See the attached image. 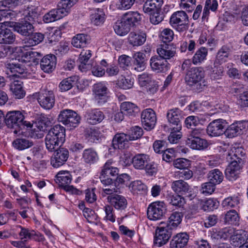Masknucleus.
Wrapping results in <instances>:
<instances>
[{"mask_svg":"<svg viewBox=\"0 0 248 248\" xmlns=\"http://www.w3.org/2000/svg\"><path fill=\"white\" fill-rule=\"evenodd\" d=\"M172 189L176 193L186 195L190 191V186L182 180L174 181L171 184Z\"/></svg>","mask_w":248,"mask_h":248,"instance_id":"nucleus-32","label":"nucleus"},{"mask_svg":"<svg viewBox=\"0 0 248 248\" xmlns=\"http://www.w3.org/2000/svg\"><path fill=\"white\" fill-rule=\"evenodd\" d=\"M51 123L46 115L41 114L36 124V127L42 130H46V128L51 124Z\"/></svg>","mask_w":248,"mask_h":248,"instance_id":"nucleus-56","label":"nucleus"},{"mask_svg":"<svg viewBox=\"0 0 248 248\" xmlns=\"http://www.w3.org/2000/svg\"><path fill=\"white\" fill-rule=\"evenodd\" d=\"M171 228L167 225L165 226L158 227L155 231L154 243L158 247L166 244L172 235Z\"/></svg>","mask_w":248,"mask_h":248,"instance_id":"nucleus-10","label":"nucleus"},{"mask_svg":"<svg viewBox=\"0 0 248 248\" xmlns=\"http://www.w3.org/2000/svg\"><path fill=\"white\" fill-rule=\"evenodd\" d=\"M239 203V200L237 197H230L225 199L222 203L224 207L232 208L237 205Z\"/></svg>","mask_w":248,"mask_h":248,"instance_id":"nucleus-63","label":"nucleus"},{"mask_svg":"<svg viewBox=\"0 0 248 248\" xmlns=\"http://www.w3.org/2000/svg\"><path fill=\"white\" fill-rule=\"evenodd\" d=\"M37 100L42 108L50 109L55 104V95L52 91L43 90L39 92Z\"/></svg>","mask_w":248,"mask_h":248,"instance_id":"nucleus-9","label":"nucleus"},{"mask_svg":"<svg viewBox=\"0 0 248 248\" xmlns=\"http://www.w3.org/2000/svg\"><path fill=\"white\" fill-rule=\"evenodd\" d=\"M108 92V90L104 82H98L94 84L93 93L94 101L98 106H102L107 102Z\"/></svg>","mask_w":248,"mask_h":248,"instance_id":"nucleus-7","label":"nucleus"},{"mask_svg":"<svg viewBox=\"0 0 248 248\" xmlns=\"http://www.w3.org/2000/svg\"><path fill=\"white\" fill-rule=\"evenodd\" d=\"M50 163L54 168H58L63 165L69 157V151L65 148L59 147L54 151Z\"/></svg>","mask_w":248,"mask_h":248,"instance_id":"nucleus-11","label":"nucleus"},{"mask_svg":"<svg viewBox=\"0 0 248 248\" xmlns=\"http://www.w3.org/2000/svg\"><path fill=\"white\" fill-rule=\"evenodd\" d=\"M226 121L222 119L215 120L211 122L207 127V132L212 137H217L225 134Z\"/></svg>","mask_w":248,"mask_h":248,"instance_id":"nucleus-12","label":"nucleus"},{"mask_svg":"<svg viewBox=\"0 0 248 248\" xmlns=\"http://www.w3.org/2000/svg\"><path fill=\"white\" fill-rule=\"evenodd\" d=\"M248 127V122L246 121H236L225 129V134L229 138H232L243 133Z\"/></svg>","mask_w":248,"mask_h":248,"instance_id":"nucleus-13","label":"nucleus"},{"mask_svg":"<svg viewBox=\"0 0 248 248\" xmlns=\"http://www.w3.org/2000/svg\"><path fill=\"white\" fill-rule=\"evenodd\" d=\"M189 235L186 232H181L174 236L170 242V248H182L187 243Z\"/></svg>","mask_w":248,"mask_h":248,"instance_id":"nucleus-28","label":"nucleus"},{"mask_svg":"<svg viewBox=\"0 0 248 248\" xmlns=\"http://www.w3.org/2000/svg\"><path fill=\"white\" fill-rule=\"evenodd\" d=\"M173 165L176 168L183 170L190 167V161L186 158H180L175 159L173 162Z\"/></svg>","mask_w":248,"mask_h":248,"instance_id":"nucleus-59","label":"nucleus"},{"mask_svg":"<svg viewBox=\"0 0 248 248\" xmlns=\"http://www.w3.org/2000/svg\"><path fill=\"white\" fill-rule=\"evenodd\" d=\"M219 205V202L214 199H208L206 200L202 207V209L205 211H213L217 209Z\"/></svg>","mask_w":248,"mask_h":248,"instance_id":"nucleus-58","label":"nucleus"},{"mask_svg":"<svg viewBox=\"0 0 248 248\" xmlns=\"http://www.w3.org/2000/svg\"><path fill=\"white\" fill-rule=\"evenodd\" d=\"M90 40V37L88 35L78 34L73 38L72 44L77 48L84 47L89 43Z\"/></svg>","mask_w":248,"mask_h":248,"instance_id":"nucleus-42","label":"nucleus"},{"mask_svg":"<svg viewBox=\"0 0 248 248\" xmlns=\"http://www.w3.org/2000/svg\"><path fill=\"white\" fill-rule=\"evenodd\" d=\"M204 77V71L201 67L191 68L187 71L185 79L187 85L193 86H196L198 91H201L205 86L204 82L201 83Z\"/></svg>","mask_w":248,"mask_h":248,"instance_id":"nucleus-4","label":"nucleus"},{"mask_svg":"<svg viewBox=\"0 0 248 248\" xmlns=\"http://www.w3.org/2000/svg\"><path fill=\"white\" fill-rule=\"evenodd\" d=\"M149 161L148 155L145 154H138L133 157L132 162L135 169L143 170Z\"/></svg>","mask_w":248,"mask_h":248,"instance_id":"nucleus-36","label":"nucleus"},{"mask_svg":"<svg viewBox=\"0 0 248 248\" xmlns=\"http://www.w3.org/2000/svg\"><path fill=\"white\" fill-rule=\"evenodd\" d=\"M239 217L235 210H231L228 211L224 217V222L226 224L238 225Z\"/></svg>","mask_w":248,"mask_h":248,"instance_id":"nucleus-49","label":"nucleus"},{"mask_svg":"<svg viewBox=\"0 0 248 248\" xmlns=\"http://www.w3.org/2000/svg\"><path fill=\"white\" fill-rule=\"evenodd\" d=\"M72 114L69 117V120L66 123L65 125L69 127H76L80 123V116L74 111L71 112Z\"/></svg>","mask_w":248,"mask_h":248,"instance_id":"nucleus-62","label":"nucleus"},{"mask_svg":"<svg viewBox=\"0 0 248 248\" xmlns=\"http://www.w3.org/2000/svg\"><path fill=\"white\" fill-rule=\"evenodd\" d=\"M196 0H181L180 7L188 12H191L196 6Z\"/></svg>","mask_w":248,"mask_h":248,"instance_id":"nucleus-64","label":"nucleus"},{"mask_svg":"<svg viewBox=\"0 0 248 248\" xmlns=\"http://www.w3.org/2000/svg\"><path fill=\"white\" fill-rule=\"evenodd\" d=\"M23 15L24 16V20L33 23L37 17L38 13L36 9L33 7H28L24 11Z\"/></svg>","mask_w":248,"mask_h":248,"instance_id":"nucleus-53","label":"nucleus"},{"mask_svg":"<svg viewBox=\"0 0 248 248\" xmlns=\"http://www.w3.org/2000/svg\"><path fill=\"white\" fill-rule=\"evenodd\" d=\"M141 120L145 129L147 130L153 129L156 121L155 112L151 108L144 109L141 114Z\"/></svg>","mask_w":248,"mask_h":248,"instance_id":"nucleus-14","label":"nucleus"},{"mask_svg":"<svg viewBox=\"0 0 248 248\" xmlns=\"http://www.w3.org/2000/svg\"><path fill=\"white\" fill-rule=\"evenodd\" d=\"M130 28L123 17H122L121 21L117 22L114 26L115 32L120 36L126 34L130 31Z\"/></svg>","mask_w":248,"mask_h":248,"instance_id":"nucleus-44","label":"nucleus"},{"mask_svg":"<svg viewBox=\"0 0 248 248\" xmlns=\"http://www.w3.org/2000/svg\"><path fill=\"white\" fill-rule=\"evenodd\" d=\"M129 140H131L128 135L124 133L117 134L113 138L112 145L115 149H124L128 147Z\"/></svg>","mask_w":248,"mask_h":248,"instance_id":"nucleus-23","label":"nucleus"},{"mask_svg":"<svg viewBox=\"0 0 248 248\" xmlns=\"http://www.w3.org/2000/svg\"><path fill=\"white\" fill-rule=\"evenodd\" d=\"M167 117L171 129L176 131L181 130V120L183 119L182 110L178 108L170 109L168 111Z\"/></svg>","mask_w":248,"mask_h":248,"instance_id":"nucleus-8","label":"nucleus"},{"mask_svg":"<svg viewBox=\"0 0 248 248\" xmlns=\"http://www.w3.org/2000/svg\"><path fill=\"white\" fill-rule=\"evenodd\" d=\"M5 124L8 127L14 129V133L17 134L25 126L31 127L30 122L25 120L23 112L15 110L7 112L5 118Z\"/></svg>","mask_w":248,"mask_h":248,"instance_id":"nucleus-3","label":"nucleus"},{"mask_svg":"<svg viewBox=\"0 0 248 248\" xmlns=\"http://www.w3.org/2000/svg\"><path fill=\"white\" fill-rule=\"evenodd\" d=\"M163 3V0H147L143 5V11L145 13L153 14L159 11Z\"/></svg>","mask_w":248,"mask_h":248,"instance_id":"nucleus-26","label":"nucleus"},{"mask_svg":"<svg viewBox=\"0 0 248 248\" xmlns=\"http://www.w3.org/2000/svg\"><path fill=\"white\" fill-rule=\"evenodd\" d=\"M218 7V3L217 0H206L202 13V19H207L210 14V10L215 12Z\"/></svg>","mask_w":248,"mask_h":248,"instance_id":"nucleus-45","label":"nucleus"},{"mask_svg":"<svg viewBox=\"0 0 248 248\" xmlns=\"http://www.w3.org/2000/svg\"><path fill=\"white\" fill-rule=\"evenodd\" d=\"M248 239V232L243 230H234V233H233L230 241L231 244L235 247L240 246Z\"/></svg>","mask_w":248,"mask_h":248,"instance_id":"nucleus-27","label":"nucleus"},{"mask_svg":"<svg viewBox=\"0 0 248 248\" xmlns=\"http://www.w3.org/2000/svg\"><path fill=\"white\" fill-rule=\"evenodd\" d=\"M229 164L225 170V176L226 178L230 181L236 180L239 177V170L242 165L238 164L235 161L229 162Z\"/></svg>","mask_w":248,"mask_h":248,"instance_id":"nucleus-19","label":"nucleus"},{"mask_svg":"<svg viewBox=\"0 0 248 248\" xmlns=\"http://www.w3.org/2000/svg\"><path fill=\"white\" fill-rule=\"evenodd\" d=\"M176 46L173 44H165L161 45L157 48V53L158 57L167 61L173 58L176 54Z\"/></svg>","mask_w":248,"mask_h":248,"instance_id":"nucleus-17","label":"nucleus"},{"mask_svg":"<svg viewBox=\"0 0 248 248\" xmlns=\"http://www.w3.org/2000/svg\"><path fill=\"white\" fill-rule=\"evenodd\" d=\"M167 212L165 204L163 202L157 201L148 206L147 215L149 219L153 221L162 219Z\"/></svg>","mask_w":248,"mask_h":248,"instance_id":"nucleus-5","label":"nucleus"},{"mask_svg":"<svg viewBox=\"0 0 248 248\" xmlns=\"http://www.w3.org/2000/svg\"><path fill=\"white\" fill-rule=\"evenodd\" d=\"M18 227L21 229L20 232H19V235L21 240H23L25 242H27L29 240H31L32 239L33 230H30L28 229L22 227L21 226H18Z\"/></svg>","mask_w":248,"mask_h":248,"instance_id":"nucleus-60","label":"nucleus"},{"mask_svg":"<svg viewBox=\"0 0 248 248\" xmlns=\"http://www.w3.org/2000/svg\"><path fill=\"white\" fill-rule=\"evenodd\" d=\"M120 110L124 114L129 116H136L140 111L139 108L135 104L130 102H124L120 106Z\"/></svg>","mask_w":248,"mask_h":248,"instance_id":"nucleus-31","label":"nucleus"},{"mask_svg":"<svg viewBox=\"0 0 248 248\" xmlns=\"http://www.w3.org/2000/svg\"><path fill=\"white\" fill-rule=\"evenodd\" d=\"M150 65L152 70L157 73L167 72L170 69V66L167 61L157 56L151 58Z\"/></svg>","mask_w":248,"mask_h":248,"instance_id":"nucleus-16","label":"nucleus"},{"mask_svg":"<svg viewBox=\"0 0 248 248\" xmlns=\"http://www.w3.org/2000/svg\"><path fill=\"white\" fill-rule=\"evenodd\" d=\"M245 155V150L241 147H233L228 152L226 159L228 162L235 161L238 164L243 165L244 156Z\"/></svg>","mask_w":248,"mask_h":248,"instance_id":"nucleus-22","label":"nucleus"},{"mask_svg":"<svg viewBox=\"0 0 248 248\" xmlns=\"http://www.w3.org/2000/svg\"><path fill=\"white\" fill-rule=\"evenodd\" d=\"M231 52L230 47L227 46H222L217 52L214 65L216 66L227 62L231 55Z\"/></svg>","mask_w":248,"mask_h":248,"instance_id":"nucleus-29","label":"nucleus"},{"mask_svg":"<svg viewBox=\"0 0 248 248\" xmlns=\"http://www.w3.org/2000/svg\"><path fill=\"white\" fill-rule=\"evenodd\" d=\"M134 78L129 77L125 78L121 76L117 80V85L124 90L131 88L134 84Z\"/></svg>","mask_w":248,"mask_h":248,"instance_id":"nucleus-54","label":"nucleus"},{"mask_svg":"<svg viewBox=\"0 0 248 248\" xmlns=\"http://www.w3.org/2000/svg\"><path fill=\"white\" fill-rule=\"evenodd\" d=\"M167 198L169 203L175 206L180 207L185 203L184 198L179 195H170Z\"/></svg>","mask_w":248,"mask_h":248,"instance_id":"nucleus-57","label":"nucleus"},{"mask_svg":"<svg viewBox=\"0 0 248 248\" xmlns=\"http://www.w3.org/2000/svg\"><path fill=\"white\" fill-rule=\"evenodd\" d=\"M39 62L41 69L45 73H49L56 67L57 58L53 54H48L45 56Z\"/></svg>","mask_w":248,"mask_h":248,"instance_id":"nucleus-18","label":"nucleus"},{"mask_svg":"<svg viewBox=\"0 0 248 248\" xmlns=\"http://www.w3.org/2000/svg\"><path fill=\"white\" fill-rule=\"evenodd\" d=\"M183 215L181 212H173L169 218L168 223L166 224L171 228V230L175 229L182 221Z\"/></svg>","mask_w":248,"mask_h":248,"instance_id":"nucleus-48","label":"nucleus"},{"mask_svg":"<svg viewBox=\"0 0 248 248\" xmlns=\"http://www.w3.org/2000/svg\"><path fill=\"white\" fill-rule=\"evenodd\" d=\"M11 90L12 91L14 97L16 99L22 98L25 95V92L18 81H15L11 84Z\"/></svg>","mask_w":248,"mask_h":248,"instance_id":"nucleus-52","label":"nucleus"},{"mask_svg":"<svg viewBox=\"0 0 248 248\" xmlns=\"http://www.w3.org/2000/svg\"><path fill=\"white\" fill-rule=\"evenodd\" d=\"M78 78L70 77L63 79L60 83L59 87L61 92H66L71 89L76 83Z\"/></svg>","mask_w":248,"mask_h":248,"instance_id":"nucleus-47","label":"nucleus"},{"mask_svg":"<svg viewBox=\"0 0 248 248\" xmlns=\"http://www.w3.org/2000/svg\"><path fill=\"white\" fill-rule=\"evenodd\" d=\"M82 159L86 164L92 165L98 160L99 156L95 149L93 148H89L83 151Z\"/></svg>","mask_w":248,"mask_h":248,"instance_id":"nucleus-33","label":"nucleus"},{"mask_svg":"<svg viewBox=\"0 0 248 248\" xmlns=\"http://www.w3.org/2000/svg\"><path fill=\"white\" fill-rule=\"evenodd\" d=\"M40 54L37 52L28 51L24 53L19 60L21 62L25 63L33 62L34 63H38L39 59L36 58Z\"/></svg>","mask_w":248,"mask_h":248,"instance_id":"nucleus-50","label":"nucleus"},{"mask_svg":"<svg viewBox=\"0 0 248 248\" xmlns=\"http://www.w3.org/2000/svg\"><path fill=\"white\" fill-rule=\"evenodd\" d=\"M188 22V16L183 11L174 12L170 19V25L179 32L185 31L187 29Z\"/></svg>","mask_w":248,"mask_h":248,"instance_id":"nucleus-6","label":"nucleus"},{"mask_svg":"<svg viewBox=\"0 0 248 248\" xmlns=\"http://www.w3.org/2000/svg\"><path fill=\"white\" fill-rule=\"evenodd\" d=\"M57 181L60 186L65 190L69 186L72 180L71 175L68 171H60L56 175Z\"/></svg>","mask_w":248,"mask_h":248,"instance_id":"nucleus-39","label":"nucleus"},{"mask_svg":"<svg viewBox=\"0 0 248 248\" xmlns=\"http://www.w3.org/2000/svg\"><path fill=\"white\" fill-rule=\"evenodd\" d=\"M152 79L151 75L146 73L138 76L139 84L141 87L146 86L150 84L152 82Z\"/></svg>","mask_w":248,"mask_h":248,"instance_id":"nucleus-61","label":"nucleus"},{"mask_svg":"<svg viewBox=\"0 0 248 248\" xmlns=\"http://www.w3.org/2000/svg\"><path fill=\"white\" fill-rule=\"evenodd\" d=\"M24 40V44L26 46H34L43 41L44 35L40 32L31 33Z\"/></svg>","mask_w":248,"mask_h":248,"instance_id":"nucleus-40","label":"nucleus"},{"mask_svg":"<svg viewBox=\"0 0 248 248\" xmlns=\"http://www.w3.org/2000/svg\"><path fill=\"white\" fill-rule=\"evenodd\" d=\"M8 24L0 26V44H12L16 40V35L13 31L6 28Z\"/></svg>","mask_w":248,"mask_h":248,"instance_id":"nucleus-21","label":"nucleus"},{"mask_svg":"<svg viewBox=\"0 0 248 248\" xmlns=\"http://www.w3.org/2000/svg\"><path fill=\"white\" fill-rule=\"evenodd\" d=\"M61 31L58 29H52L46 33L49 43L52 44L58 41L61 37Z\"/></svg>","mask_w":248,"mask_h":248,"instance_id":"nucleus-55","label":"nucleus"},{"mask_svg":"<svg viewBox=\"0 0 248 248\" xmlns=\"http://www.w3.org/2000/svg\"><path fill=\"white\" fill-rule=\"evenodd\" d=\"M87 120L91 124H96L101 123L105 118L102 111L97 108L92 109L86 113Z\"/></svg>","mask_w":248,"mask_h":248,"instance_id":"nucleus-24","label":"nucleus"},{"mask_svg":"<svg viewBox=\"0 0 248 248\" xmlns=\"http://www.w3.org/2000/svg\"><path fill=\"white\" fill-rule=\"evenodd\" d=\"M65 140V129L57 124L52 127L45 138V144L46 149L50 152L54 151L56 148L61 147Z\"/></svg>","mask_w":248,"mask_h":248,"instance_id":"nucleus-1","label":"nucleus"},{"mask_svg":"<svg viewBox=\"0 0 248 248\" xmlns=\"http://www.w3.org/2000/svg\"><path fill=\"white\" fill-rule=\"evenodd\" d=\"M12 27L14 31L23 36H29L34 31L32 23L27 20H22L20 22H12Z\"/></svg>","mask_w":248,"mask_h":248,"instance_id":"nucleus-15","label":"nucleus"},{"mask_svg":"<svg viewBox=\"0 0 248 248\" xmlns=\"http://www.w3.org/2000/svg\"><path fill=\"white\" fill-rule=\"evenodd\" d=\"M107 200L110 203V205L117 210H124L127 206V200L121 195L118 194L107 197Z\"/></svg>","mask_w":248,"mask_h":248,"instance_id":"nucleus-20","label":"nucleus"},{"mask_svg":"<svg viewBox=\"0 0 248 248\" xmlns=\"http://www.w3.org/2000/svg\"><path fill=\"white\" fill-rule=\"evenodd\" d=\"M134 69L138 72L143 71L146 68L145 54L137 52L133 55Z\"/></svg>","mask_w":248,"mask_h":248,"instance_id":"nucleus-30","label":"nucleus"},{"mask_svg":"<svg viewBox=\"0 0 248 248\" xmlns=\"http://www.w3.org/2000/svg\"><path fill=\"white\" fill-rule=\"evenodd\" d=\"M207 178L212 184L217 185L222 182L224 175L219 170L215 169L209 171Z\"/></svg>","mask_w":248,"mask_h":248,"instance_id":"nucleus-43","label":"nucleus"},{"mask_svg":"<svg viewBox=\"0 0 248 248\" xmlns=\"http://www.w3.org/2000/svg\"><path fill=\"white\" fill-rule=\"evenodd\" d=\"M122 17L131 27L139 24L141 20L142 16L138 12H128L124 14Z\"/></svg>","mask_w":248,"mask_h":248,"instance_id":"nucleus-35","label":"nucleus"},{"mask_svg":"<svg viewBox=\"0 0 248 248\" xmlns=\"http://www.w3.org/2000/svg\"><path fill=\"white\" fill-rule=\"evenodd\" d=\"M13 146L18 151L29 149L34 145V142L27 138H17L12 142Z\"/></svg>","mask_w":248,"mask_h":248,"instance_id":"nucleus-38","label":"nucleus"},{"mask_svg":"<svg viewBox=\"0 0 248 248\" xmlns=\"http://www.w3.org/2000/svg\"><path fill=\"white\" fill-rule=\"evenodd\" d=\"M186 143L191 149L198 150H203L208 146L207 141L201 138L186 140Z\"/></svg>","mask_w":248,"mask_h":248,"instance_id":"nucleus-37","label":"nucleus"},{"mask_svg":"<svg viewBox=\"0 0 248 248\" xmlns=\"http://www.w3.org/2000/svg\"><path fill=\"white\" fill-rule=\"evenodd\" d=\"M208 53V49L205 47H201L198 49L192 58V62L194 64L201 63L206 59Z\"/></svg>","mask_w":248,"mask_h":248,"instance_id":"nucleus-51","label":"nucleus"},{"mask_svg":"<svg viewBox=\"0 0 248 248\" xmlns=\"http://www.w3.org/2000/svg\"><path fill=\"white\" fill-rule=\"evenodd\" d=\"M146 40V34L143 32H131L128 37V42L133 46L142 45Z\"/></svg>","mask_w":248,"mask_h":248,"instance_id":"nucleus-25","label":"nucleus"},{"mask_svg":"<svg viewBox=\"0 0 248 248\" xmlns=\"http://www.w3.org/2000/svg\"><path fill=\"white\" fill-rule=\"evenodd\" d=\"M105 14L102 9H97L91 16V21L96 26H99L104 22Z\"/></svg>","mask_w":248,"mask_h":248,"instance_id":"nucleus-46","label":"nucleus"},{"mask_svg":"<svg viewBox=\"0 0 248 248\" xmlns=\"http://www.w3.org/2000/svg\"><path fill=\"white\" fill-rule=\"evenodd\" d=\"M91 52L90 50H83L79 55L78 62H79V69L82 72H86L91 67L89 64L87 63L91 57Z\"/></svg>","mask_w":248,"mask_h":248,"instance_id":"nucleus-34","label":"nucleus"},{"mask_svg":"<svg viewBox=\"0 0 248 248\" xmlns=\"http://www.w3.org/2000/svg\"><path fill=\"white\" fill-rule=\"evenodd\" d=\"M78 0H61L59 2L57 8L51 10L43 16V20L46 23H49L60 19L67 16L70 8Z\"/></svg>","mask_w":248,"mask_h":248,"instance_id":"nucleus-2","label":"nucleus"},{"mask_svg":"<svg viewBox=\"0 0 248 248\" xmlns=\"http://www.w3.org/2000/svg\"><path fill=\"white\" fill-rule=\"evenodd\" d=\"M6 67L12 73L14 77L19 76L25 72L26 68L24 65L19 63L10 62L6 64Z\"/></svg>","mask_w":248,"mask_h":248,"instance_id":"nucleus-41","label":"nucleus"}]
</instances>
